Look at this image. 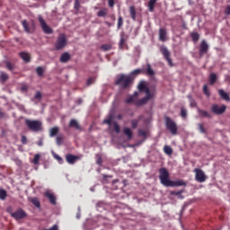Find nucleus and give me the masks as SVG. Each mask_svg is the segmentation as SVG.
I'll use <instances>...</instances> for the list:
<instances>
[{
  "label": "nucleus",
  "instance_id": "obj_1",
  "mask_svg": "<svg viewBox=\"0 0 230 230\" xmlns=\"http://www.w3.org/2000/svg\"><path fill=\"white\" fill-rule=\"evenodd\" d=\"M159 179H160L161 184H163V186H165V188H175L178 186H186V182L181 180L174 181L170 180V173H168V170H166V168L160 169Z\"/></svg>",
  "mask_w": 230,
  "mask_h": 230
},
{
  "label": "nucleus",
  "instance_id": "obj_2",
  "mask_svg": "<svg viewBox=\"0 0 230 230\" xmlns=\"http://www.w3.org/2000/svg\"><path fill=\"white\" fill-rule=\"evenodd\" d=\"M138 91H144L146 93V97L142 98L141 100L137 101L135 103L136 105H145L147 102L152 98V93H150V89L146 87L143 83L138 84Z\"/></svg>",
  "mask_w": 230,
  "mask_h": 230
},
{
  "label": "nucleus",
  "instance_id": "obj_3",
  "mask_svg": "<svg viewBox=\"0 0 230 230\" xmlns=\"http://www.w3.org/2000/svg\"><path fill=\"white\" fill-rule=\"evenodd\" d=\"M116 84L119 85L121 89H127V87H129L130 84H132V77H130V75H122L116 80Z\"/></svg>",
  "mask_w": 230,
  "mask_h": 230
},
{
  "label": "nucleus",
  "instance_id": "obj_4",
  "mask_svg": "<svg viewBox=\"0 0 230 230\" xmlns=\"http://www.w3.org/2000/svg\"><path fill=\"white\" fill-rule=\"evenodd\" d=\"M25 125H27L28 128L32 132H40L42 130V122L40 120H25Z\"/></svg>",
  "mask_w": 230,
  "mask_h": 230
},
{
  "label": "nucleus",
  "instance_id": "obj_5",
  "mask_svg": "<svg viewBox=\"0 0 230 230\" xmlns=\"http://www.w3.org/2000/svg\"><path fill=\"white\" fill-rule=\"evenodd\" d=\"M165 127L167 130H169L171 134H172V136H175V134H177V124H175L174 121L172 120V119H170L169 117L165 118Z\"/></svg>",
  "mask_w": 230,
  "mask_h": 230
},
{
  "label": "nucleus",
  "instance_id": "obj_6",
  "mask_svg": "<svg viewBox=\"0 0 230 230\" xmlns=\"http://www.w3.org/2000/svg\"><path fill=\"white\" fill-rule=\"evenodd\" d=\"M66 46H67V40L66 39V34H60L56 41L55 49L58 50L64 49Z\"/></svg>",
  "mask_w": 230,
  "mask_h": 230
},
{
  "label": "nucleus",
  "instance_id": "obj_7",
  "mask_svg": "<svg viewBox=\"0 0 230 230\" xmlns=\"http://www.w3.org/2000/svg\"><path fill=\"white\" fill-rule=\"evenodd\" d=\"M38 21L44 33H47L48 35H50V33H53V30H51V27L46 23V21H44V18H42V15L38 16Z\"/></svg>",
  "mask_w": 230,
  "mask_h": 230
},
{
  "label": "nucleus",
  "instance_id": "obj_8",
  "mask_svg": "<svg viewBox=\"0 0 230 230\" xmlns=\"http://www.w3.org/2000/svg\"><path fill=\"white\" fill-rule=\"evenodd\" d=\"M22 26H23V30L26 33H33V31H35V22L29 23L28 21L23 20L22 22Z\"/></svg>",
  "mask_w": 230,
  "mask_h": 230
},
{
  "label": "nucleus",
  "instance_id": "obj_9",
  "mask_svg": "<svg viewBox=\"0 0 230 230\" xmlns=\"http://www.w3.org/2000/svg\"><path fill=\"white\" fill-rule=\"evenodd\" d=\"M195 179L198 182H206V179H208V177H206V173H204L203 170L200 169H195Z\"/></svg>",
  "mask_w": 230,
  "mask_h": 230
},
{
  "label": "nucleus",
  "instance_id": "obj_10",
  "mask_svg": "<svg viewBox=\"0 0 230 230\" xmlns=\"http://www.w3.org/2000/svg\"><path fill=\"white\" fill-rule=\"evenodd\" d=\"M11 216L15 220H21L22 218H26L27 217L26 212H24V210H22V208H19L15 212L11 213Z\"/></svg>",
  "mask_w": 230,
  "mask_h": 230
},
{
  "label": "nucleus",
  "instance_id": "obj_11",
  "mask_svg": "<svg viewBox=\"0 0 230 230\" xmlns=\"http://www.w3.org/2000/svg\"><path fill=\"white\" fill-rule=\"evenodd\" d=\"M160 51L164 58L167 60L169 66H173V63L172 62V58H170V50H168L166 47H161Z\"/></svg>",
  "mask_w": 230,
  "mask_h": 230
},
{
  "label": "nucleus",
  "instance_id": "obj_12",
  "mask_svg": "<svg viewBox=\"0 0 230 230\" xmlns=\"http://www.w3.org/2000/svg\"><path fill=\"white\" fill-rule=\"evenodd\" d=\"M211 111L214 114H224L226 112V105L218 106L217 104H214L211 107Z\"/></svg>",
  "mask_w": 230,
  "mask_h": 230
},
{
  "label": "nucleus",
  "instance_id": "obj_13",
  "mask_svg": "<svg viewBox=\"0 0 230 230\" xmlns=\"http://www.w3.org/2000/svg\"><path fill=\"white\" fill-rule=\"evenodd\" d=\"M208 49H209V45H208V42L206 40H202L200 47H199V55L202 57L205 53H208Z\"/></svg>",
  "mask_w": 230,
  "mask_h": 230
},
{
  "label": "nucleus",
  "instance_id": "obj_14",
  "mask_svg": "<svg viewBox=\"0 0 230 230\" xmlns=\"http://www.w3.org/2000/svg\"><path fill=\"white\" fill-rule=\"evenodd\" d=\"M45 197H47V199H49L50 204H53L55 206V204H57V197H55V194L51 193V191L47 190L45 192Z\"/></svg>",
  "mask_w": 230,
  "mask_h": 230
},
{
  "label": "nucleus",
  "instance_id": "obj_15",
  "mask_svg": "<svg viewBox=\"0 0 230 230\" xmlns=\"http://www.w3.org/2000/svg\"><path fill=\"white\" fill-rule=\"evenodd\" d=\"M66 162L68 163V164H75L76 163V161H78V159H80L79 156L76 155H67L66 156Z\"/></svg>",
  "mask_w": 230,
  "mask_h": 230
},
{
  "label": "nucleus",
  "instance_id": "obj_16",
  "mask_svg": "<svg viewBox=\"0 0 230 230\" xmlns=\"http://www.w3.org/2000/svg\"><path fill=\"white\" fill-rule=\"evenodd\" d=\"M71 58V55L68 52H65L60 57V62L66 64V62H69Z\"/></svg>",
  "mask_w": 230,
  "mask_h": 230
},
{
  "label": "nucleus",
  "instance_id": "obj_17",
  "mask_svg": "<svg viewBox=\"0 0 230 230\" xmlns=\"http://www.w3.org/2000/svg\"><path fill=\"white\" fill-rule=\"evenodd\" d=\"M218 93H219V95L221 96V98H223V100H226V102H230L229 94H227V93H226V91L221 89L218 91Z\"/></svg>",
  "mask_w": 230,
  "mask_h": 230
},
{
  "label": "nucleus",
  "instance_id": "obj_18",
  "mask_svg": "<svg viewBox=\"0 0 230 230\" xmlns=\"http://www.w3.org/2000/svg\"><path fill=\"white\" fill-rule=\"evenodd\" d=\"M146 73L148 76H154V75H155V72L152 69V66L149 63L146 64Z\"/></svg>",
  "mask_w": 230,
  "mask_h": 230
},
{
  "label": "nucleus",
  "instance_id": "obj_19",
  "mask_svg": "<svg viewBox=\"0 0 230 230\" xmlns=\"http://www.w3.org/2000/svg\"><path fill=\"white\" fill-rule=\"evenodd\" d=\"M159 39L162 40V42H164L166 40V30L160 29L159 30Z\"/></svg>",
  "mask_w": 230,
  "mask_h": 230
},
{
  "label": "nucleus",
  "instance_id": "obj_20",
  "mask_svg": "<svg viewBox=\"0 0 230 230\" xmlns=\"http://www.w3.org/2000/svg\"><path fill=\"white\" fill-rule=\"evenodd\" d=\"M69 127L76 128V130H80V124H78V121L75 119L70 120Z\"/></svg>",
  "mask_w": 230,
  "mask_h": 230
},
{
  "label": "nucleus",
  "instance_id": "obj_21",
  "mask_svg": "<svg viewBox=\"0 0 230 230\" xmlns=\"http://www.w3.org/2000/svg\"><path fill=\"white\" fill-rule=\"evenodd\" d=\"M123 133L125 134V136H127L128 141L132 139V130L130 129V128H124Z\"/></svg>",
  "mask_w": 230,
  "mask_h": 230
},
{
  "label": "nucleus",
  "instance_id": "obj_22",
  "mask_svg": "<svg viewBox=\"0 0 230 230\" xmlns=\"http://www.w3.org/2000/svg\"><path fill=\"white\" fill-rule=\"evenodd\" d=\"M59 130H60V128H58V127H54V128H50L49 137H55V136H57L58 134Z\"/></svg>",
  "mask_w": 230,
  "mask_h": 230
},
{
  "label": "nucleus",
  "instance_id": "obj_23",
  "mask_svg": "<svg viewBox=\"0 0 230 230\" xmlns=\"http://www.w3.org/2000/svg\"><path fill=\"white\" fill-rule=\"evenodd\" d=\"M20 57L22 60H24L26 63L30 62L31 58H30V54L27 52H21L20 53Z\"/></svg>",
  "mask_w": 230,
  "mask_h": 230
},
{
  "label": "nucleus",
  "instance_id": "obj_24",
  "mask_svg": "<svg viewBox=\"0 0 230 230\" xmlns=\"http://www.w3.org/2000/svg\"><path fill=\"white\" fill-rule=\"evenodd\" d=\"M136 96H139V93L138 92H135L133 95H130L129 97H128L125 101L126 103H132V102H134V98Z\"/></svg>",
  "mask_w": 230,
  "mask_h": 230
},
{
  "label": "nucleus",
  "instance_id": "obj_25",
  "mask_svg": "<svg viewBox=\"0 0 230 230\" xmlns=\"http://www.w3.org/2000/svg\"><path fill=\"white\" fill-rule=\"evenodd\" d=\"M129 13L131 19H133V21H136V7H134V5H131L129 7Z\"/></svg>",
  "mask_w": 230,
  "mask_h": 230
},
{
  "label": "nucleus",
  "instance_id": "obj_26",
  "mask_svg": "<svg viewBox=\"0 0 230 230\" xmlns=\"http://www.w3.org/2000/svg\"><path fill=\"white\" fill-rule=\"evenodd\" d=\"M164 152L167 155H172V154H173V149H172V147L170 146H164Z\"/></svg>",
  "mask_w": 230,
  "mask_h": 230
},
{
  "label": "nucleus",
  "instance_id": "obj_27",
  "mask_svg": "<svg viewBox=\"0 0 230 230\" xmlns=\"http://www.w3.org/2000/svg\"><path fill=\"white\" fill-rule=\"evenodd\" d=\"M112 119H114V115L113 114H110L108 116V118L103 120V123H105L106 125L111 126V123H112Z\"/></svg>",
  "mask_w": 230,
  "mask_h": 230
},
{
  "label": "nucleus",
  "instance_id": "obj_28",
  "mask_svg": "<svg viewBox=\"0 0 230 230\" xmlns=\"http://www.w3.org/2000/svg\"><path fill=\"white\" fill-rule=\"evenodd\" d=\"M209 82L211 85L215 84V83L217 82V74L215 73L210 74Z\"/></svg>",
  "mask_w": 230,
  "mask_h": 230
},
{
  "label": "nucleus",
  "instance_id": "obj_29",
  "mask_svg": "<svg viewBox=\"0 0 230 230\" xmlns=\"http://www.w3.org/2000/svg\"><path fill=\"white\" fill-rule=\"evenodd\" d=\"M6 80H8V74H6L4 72H1L0 82H2V84H4V82H6Z\"/></svg>",
  "mask_w": 230,
  "mask_h": 230
},
{
  "label": "nucleus",
  "instance_id": "obj_30",
  "mask_svg": "<svg viewBox=\"0 0 230 230\" xmlns=\"http://www.w3.org/2000/svg\"><path fill=\"white\" fill-rule=\"evenodd\" d=\"M155 3H157V0H149V4H148L149 12H154V6L155 5Z\"/></svg>",
  "mask_w": 230,
  "mask_h": 230
},
{
  "label": "nucleus",
  "instance_id": "obj_31",
  "mask_svg": "<svg viewBox=\"0 0 230 230\" xmlns=\"http://www.w3.org/2000/svg\"><path fill=\"white\" fill-rule=\"evenodd\" d=\"M36 73L38 76H44V68H42V66H38L36 68Z\"/></svg>",
  "mask_w": 230,
  "mask_h": 230
},
{
  "label": "nucleus",
  "instance_id": "obj_32",
  "mask_svg": "<svg viewBox=\"0 0 230 230\" xmlns=\"http://www.w3.org/2000/svg\"><path fill=\"white\" fill-rule=\"evenodd\" d=\"M5 66L9 71H13V69H15V66L9 61L5 62Z\"/></svg>",
  "mask_w": 230,
  "mask_h": 230
},
{
  "label": "nucleus",
  "instance_id": "obj_33",
  "mask_svg": "<svg viewBox=\"0 0 230 230\" xmlns=\"http://www.w3.org/2000/svg\"><path fill=\"white\" fill-rule=\"evenodd\" d=\"M98 17H105L107 15V9H102L97 13Z\"/></svg>",
  "mask_w": 230,
  "mask_h": 230
},
{
  "label": "nucleus",
  "instance_id": "obj_34",
  "mask_svg": "<svg viewBox=\"0 0 230 230\" xmlns=\"http://www.w3.org/2000/svg\"><path fill=\"white\" fill-rule=\"evenodd\" d=\"M6 190H0V200H4L6 199Z\"/></svg>",
  "mask_w": 230,
  "mask_h": 230
},
{
  "label": "nucleus",
  "instance_id": "obj_35",
  "mask_svg": "<svg viewBox=\"0 0 230 230\" xmlns=\"http://www.w3.org/2000/svg\"><path fill=\"white\" fill-rule=\"evenodd\" d=\"M39 161H40V155L37 154L34 155L32 163L34 164H39Z\"/></svg>",
  "mask_w": 230,
  "mask_h": 230
},
{
  "label": "nucleus",
  "instance_id": "obj_36",
  "mask_svg": "<svg viewBox=\"0 0 230 230\" xmlns=\"http://www.w3.org/2000/svg\"><path fill=\"white\" fill-rule=\"evenodd\" d=\"M200 38V36L199 35V33H197V32H193L192 34H191V39H192V40H194V42H197V41H199V39Z\"/></svg>",
  "mask_w": 230,
  "mask_h": 230
},
{
  "label": "nucleus",
  "instance_id": "obj_37",
  "mask_svg": "<svg viewBox=\"0 0 230 230\" xmlns=\"http://www.w3.org/2000/svg\"><path fill=\"white\" fill-rule=\"evenodd\" d=\"M199 114L203 116V118H209V113L206 111L199 110Z\"/></svg>",
  "mask_w": 230,
  "mask_h": 230
},
{
  "label": "nucleus",
  "instance_id": "obj_38",
  "mask_svg": "<svg viewBox=\"0 0 230 230\" xmlns=\"http://www.w3.org/2000/svg\"><path fill=\"white\" fill-rule=\"evenodd\" d=\"M31 202L36 208H40V202L37 198L32 199Z\"/></svg>",
  "mask_w": 230,
  "mask_h": 230
},
{
  "label": "nucleus",
  "instance_id": "obj_39",
  "mask_svg": "<svg viewBox=\"0 0 230 230\" xmlns=\"http://www.w3.org/2000/svg\"><path fill=\"white\" fill-rule=\"evenodd\" d=\"M188 98L190 101V107H197V102H195V100H193V98H191V95H189Z\"/></svg>",
  "mask_w": 230,
  "mask_h": 230
},
{
  "label": "nucleus",
  "instance_id": "obj_40",
  "mask_svg": "<svg viewBox=\"0 0 230 230\" xmlns=\"http://www.w3.org/2000/svg\"><path fill=\"white\" fill-rule=\"evenodd\" d=\"M111 45H109V44H104V45H102V47H101V49L102 50V51H109V49H111Z\"/></svg>",
  "mask_w": 230,
  "mask_h": 230
},
{
  "label": "nucleus",
  "instance_id": "obj_41",
  "mask_svg": "<svg viewBox=\"0 0 230 230\" xmlns=\"http://www.w3.org/2000/svg\"><path fill=\"white\" fill-rule=\"evenodd\" d=\"M181 118H186V116H188V111H186V109L181 108Z\"/></svg>",
  "mask_w": 230,
  "mask_h": 230
},
{
  "label": "nucleus",
  "instance_id": "obj_42",
  "mask_svg": "<svg viewBox=\"0 0 230 230\" xmlns=\"http://www.w3.org/2000/svg\"><path fill=\"white\" fill-rule=\"evenodd\" d=\"M198 127H199V132H201V134H206V128H204V125L202 124H198Z\"/></svg>",
  "mask_w": 230,
  "mask_h": 230
},
{
  "label": "nucleus",
  "instance_id": "obj_43",
  "mask_svg": "<svg viewBox=\"0 0 230 230\" xmlns=\"http://www.w3.org/2000/svg\"><path fill=\"white\" fill-rule=\"evenodd\" d=\"M54 157L57 159V161H58L59 164H62L64 163V159H62V157H60V155H54Z\"/></svg>",
  "mask_w": 230,
  "mask_h": 230
},
{
  "label": "nucleus",
  "instance_id": "obj_44",
  "mask_svg": "<svg viewBox=\"0 0 230 230\" xmlns=\"http://www.w3.org/2000/svg\"><path fill=\"white\" fill-rule=\"evenodd\" d=\"M62 141H64V137H57V138H56L57 145H58V146L62 145Z\"/></svg>",
  "mask_w": 230,
  "mask_h": 230
},
{
  "label": "nucleus",
  "instance_id": "obj_45",
  "mask_svg": "<svg viewBox=\"0 0 230 230\" xmlns=\"http://www.w3.org/2000/svg\"><path fill=\"white\" fill-rule=\"evenodd\" d=\"M113 125L115 132H117V134H119V125L118 124V122H114Z\"/></svg>",
  "mask_w": 230,
  "mask_h": 230
},
{
  "label": "nucleus",
  "instance_id": "obj_46",
  "mask_svg": "<svg viewBox=\"0 0 230 230\" xmlns=\"http://www.w3.org/2000/svg\"><path fill=\"white\" fill-rule=\"evenodd\" d=\"M203 93L206 94V96H209L210 95L209 91H208V84H205L203 86Z\"/></svg>",
  "mask_w": 230,
  "mask_h": 230
},
{
  "label": "nucleus",
  "instance_id": "obj_47",
  "mask_svg": "<svg viewBox=\"0 0 230 230\" xmlns=\"http://www.w3.org/2000/svg\"><path fill=\"white\" fill-rule=\"evenodd\" d=\"M20 91H22V93H26V91H28V84H22Z\"/></svg>",
  "mask_w": 230,
  "mask_h": 230
},
{
  "label": "nucleus",
  "instance_id": "obj_48",
  "mask_svg": "<svg viewBox=\"0 0 230 230\" xmlns=\"http://www.w3.org/2000/svg\"><path fill=\"white\" fill-rule=\"evenodd\" d=\"M123 26V18L119 17L118 19V28H121Z\"/></svg>",
  "mask_w": 230,
  "mask_h": 230
},
{
  "label": "nucleus",
  "instance_id": "obj_49",
  "mask_svg": "<svg viewBox=\"0 0 230 230\" xmlns=\"http://www.w3.org/2000/svg\"><path fill=\"white\" fill-rule=\"evenodd\" d=\"M171 195H175L176 197H181L182 191H171Z\"/></svg>",
  "mask_w": 230,
  "mask_h": 230
},
{
  "label": "nucleus",
  "instance_id": "obj_50",
  "mask_svg": "<svg viewBox=\"0 0 230 230\" xmlns=\"http://www.w3.org/2000/svg\"><path fill=\"white\" fill-rule=\"evenodd\" d=\"M34 98L36 100H40L42 98V93H40V92H37Z\"/></svg>",
  "mask_w": 230,
  "mask_h": 230
},
{
  "label": "nucleus",
  "instance_id": "obj_51",
  "mask_svg": "<svg viewBox=\"0 0 230 230\" xmlns=\"http://www.w3.org/2000/svg\"><path fill=\"white\" fill-rule=\"evenodd\" d=\"M132 128H137V120L134 119L131 121Z\"/></svg>",
  "mask_w": 230,
  "mask_h": 230
},
{
  "label": "nucleus",
  "instance_id": "obj_52",
  "mask_svg": "<svg viewBox=\"0 0 230 230\" xmlns=\"http://www.w3.org/2000/svg\"><path fill=\"white\" fill-rule=\"evenodd\" d=\"M22 145H26V143H28V138L26 136H22Z\"/></svg>",
  "mask_w": 230,
  "mask_h": 230
},
{
  "label": "nucleus",
  "instance_id": "obj_53",
  "mask_svg": "<svg viewBox=\"0 0 230 230\" xmlns=\"http://www.w3.org/2000/svg\"><path fill=\"white\" fill-rule=\"evenodd\" d=\"M123 44H125V38L121 37L120 40H119V48H123Z\"/></svg>",
  "mask_w": 230,
  "mask_h": 230
},
{
  "label": "nucleus",
  "instance_id": "obj_54",
  "mask_svg": "<svg viewBox=\"0 0 230 230\" xmlns=\"http://www.w3.org/2000/svg\"><path fill=\"white\" fill-rule=\"evenodd\" d=\"M75 10H78V8H80V1H78V0L75 1Z\"/></svg>",
  "mask_w": 230,
  "mask_h": 230
},
{
  "label": "nucleus",
  "instance_id": "obj_55",
  "mask_svg": "<svg viewBox=\"0 0 230 230\" xmlns=\"http://www.w3.org/2000/svg\"><path fill=\"white\" fill-rule=\"evenodd\" d=\"M139 73H141V69H137V70H134L133 72H131V75H139Z\"/></svg>",
  "mask_w": 230,
  "mask_h": 230
},
{
  "label": "nucleus",
  "instance_id": "obj_56",
  "mask_svg": "<svg viewBox=\"0 0 230 230\" xmlns=\"http://www.w3.org/2000/svg\"><path fill=\"white\" fill-rule=\"evenodd\" d=\"M225 13H226V15H230V4L225 10Z\"/></svg>",
  "mask_w": 230,
  "mask_h": 230
},
{
  "label": "nucleus",
  "instance_id": "obj_57",
  "mask_svg": "<svg viewBox=\"0 0 230 230\" xmlns=\"http://www.w3.org/2000/svg\"><path fill=\"white\" fill-rule=\"evenodd\" d=\"M108 4L111 8H112V6H114V0H108Z\"/></svg>",
  "mask_w": 230,
  "mask_h": 230
},
{
  "label": "nucleus",
  "instance_id": "obj_58",
  "mask_svg": "<svg viewBox=\"0 0 230 230\" xmlns=\"http://www.w3.org/2000/svg\"><path fill=\"white\" fill-rule=\"evenodd\" d=\"M139 136H143L145 137V136H146V132L143 131V130H139L138 131Z\"/></svg>",
  "mask_w": 230,
  "mask_h": 230
},
{
  "label": "nucleus",
  "instance_id": "obj_59",
  "mask_svg": "<svg viewBox=\"0 0 230 230\" xmlns=\"http://www.w3.org/2000/svg\"><path fill=\"white\" fill-rule=\"evenodd\" d=\"M38 146H42V145H44V142L42 141V138H40L38 143H37Z\"/></svg>",
  "mask_w": 230,
  "mask_h": 230
},
{
  "label": "nucleus",
  "instance_id": "obj_60",
  "mask_svg": "<svg viewBox=\"0 0 230 230\" xmlns=\"http://www.w3.org/2000/svg\"><path fill=\"white\" fill-rule=\"evenodd\" d=\"M97 164H99V166H102V157H99L97 159Z\"/></svg>",
  "mask_w": 230,
  "mask_h": 230
},
{
  "label": "nucleus",
  "instance_id": "obj_61",
  "mask_svg": "<svg viewBox=\"0 0 230 230\" xmlns=\"http://www.w3.org/2000/svg\"><path fill=\"white\" fill-rule=\"evenodd\" d=\"M91 84H93V79L92 78L87 80V85H91Z\"/></svg>",
  "mask_w": 230,
  "mask_h": 230
},
{
  "label": "nucleus",
  "instance_id": "obj_62",
  "mask_svg": "<svg viewBox=\"0 0 230 230\" xmlns=\"http://www.w3.org/2000/svg\"><path fill=\"white\" fill-rule=\"evenodd\" d=\"M4 116V114L0 111V118H3Z\"/></svg>",
  "mask_w": 230,
  "mask_h": 230
},
{
  "label": "nucleus",
  "instance_id": "obj_63",
  "mask_svg": "<svg viewBox=\"0 0 230 230\" xmlns=\"http://www.w3.org/2000/svg\"><path fill=\"white\" fill-rule=\"evenodd\" d=\"M118 119H121L122 116L121 115H118Z\"/></svg>",
  "mask_w": 230,
  "mask_h": 230
},
{
  "label": "nucleus",
  "instance_id": "obj_64",
  "mask_svg": "<svg viewBox=\"0 0 230 230\" xmlns=\"http://www.w3.org/2000/svg\"><path fill=\"white\" fill-rule=\"evenodd\" d=\"M76 218H80V213L76 215Z\"/></svg>",
  "mask_w": 230,
  "mask_h": 230
}]
</instances>
